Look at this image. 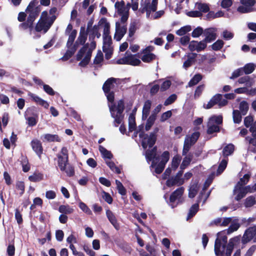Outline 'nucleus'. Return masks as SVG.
I'll use <instances>...</instances> for the list:
<instances>
[{
	"label": "nucleus",
	"instance_id": "obj_14",
	"mask_svg": "<svg viewBox=\"0 0 256 256\" xmlns=\"http://www.w3.org/2000/svg\"><path fill=\"white\" fill-rule=\"evenodd\" d=\"M127 32L126 26H120L118 22L116 24V32L114 36V38L116 41H120L126 34Z\"/></svg>",
	"mask_w": 256,
	"mask_h": 256
},
{
	"label": "nucleus",
	"instance_id": "obj_64",
	"mask_svg": "<svg viewBox=\"0 0 256 256\" xmlns=\"http://www.w3.org/2000/svg\"><path fill=\"white\" fill-rule=\"evenodd\" d=\"M103 60V54L100 50H99L94 60V64H100L101 62H102Z\"/></svg>",
	"mask_w": 256,
	"mask_h": 256
},
{
	"label": "nucleus",
	"instance_id": "obj_59",
	"mask_svg": "<svg viewBox=\"0 0 256 256\" xmlns=\"http://www.w3.org/2000/svg\"><path fill=\"white\" fill-rule=\"evenodd\" d=\"M250 177V174H245L243 178H240V180L238 182V185H239L240 186H242L246 184L249 181V180Z\"/></svg>",
	"mask_w": 256,
	"mask_h": 256
},
{
	"label": "nucleus",
	"instance_id": "obj_37",
	"mask_svg": "<svg viewBox=\"0 0 256 256\" xmlns=\"http://www.w3.org/2000/svg\"><path fill=\"white\" fill-rule=\"evenodd\" d=\"M98 150L100 152L102 155V156L104 158L112 159L113 157V155L112 152L107 150L103 146L100 145L98 146Z\"/></svg>",
	"mask_w": 256,
	"mask_h": 256
},
{
	"label": "nucleus",
	"instance_id": "obj_48",
	"mask_svg": "<svg viewBox=\"0 0 256 256\" xmlns=\"http://www.w3.org/2000/svg\"><path fill=\"white\" fill-rule=\"evenodd\" d=\"M141 64L140 60L134 58V56L130 54L128 56V64L133 66H138Z\"/></svg>",
	"mask_w": 256,
	"mask_h": 256
},
{
	"label": "nucleus",
	"instance_id": "obj_12",
	"mask_svg": "<svg viewBox=\"0 0 256 256\" xmlns=\"http://www.w3.org/2000/svg\"><path fill=\"white\" fill-rule=\"evenodd\" d=\"M207 44L203 40L200 42L192 40L189 43L188 49L191 52L196 50L198 52H200L204 50Z\"/></svg>",
	"mask_w": 256,
	"mask_h": 256
},
{
	"label": "nucleus",
	"instance_id": "obj_9",
	"mask_svg": "<svg viewBox=\"0 0 256 256\" xmlns=\"http://www.w3.org/2000/svg\"><path fill=\"white\" fill-rule=\"evenodd\" d=\"M256 236V225L250 226L244 232L242 238V242L245 244L251 241Z\"/></svg>",
	"mask_w": 256,
	"mask_h": 256
},
{
	"label": "nucleus",
	"instance_id": "obj_63",
	"mask_svg": "<svg viewBox=\"0 0 256 256\" xmlns=\"http://www.w3.org/2000/svg\"><path fill=\"white\" fill-rule=\"evenodd\" d=\"M204 87L205 86L204 84L199 85L197 86L194 94V98H197L200 97L204 90Z\"/></svg>",
	"mask_w": 256,
	"mask_h": 256
},
{
	"label": "nucleus",
	"instance_id": "obj_61",
	"mask_svg": "<svg viewBox=\"0 0 256 256\" xmlns=\"http://www.w3.org/2000/svg\"><path fill=\"white\" fill-rule=\"evenodd\" d=\"M64 172H65L67 176L72 177L74 174V167L68 164V166H66V170Z\"/></svg>",
	"mask_w": 256,
	"mask_h": 256
},
{
	"label": "nucleus",
	"instance_id": "obj_33",
	"mask_svg": "<svg viewBox=\"0 0 256 256\" xmlns=\"http://www.w3.org/2000/svg\"><path fill=\"white\" fill-rule=\"evenodd\" d=\"M44 139L48 142H60V138L58 134H45L44 136Z\"/></svg>",
	"mask_w": 256,
	"mask_h": 256
},
{
	"label": "nucleus",
	"instance_id": "obj_16",
	"mask_svg": "<svg viewBox=\"0 0 256 256\" xmlns=\"http://www.w3.org/2000/svg\"><path fill=\"white\" fill-rule=\"evenodd\" d=\"M184 188L182 186L178 188L174 192H173L170 197V202L172 208H174L176 206H174L173 204L176 202L177 199H179L182 196L184 192Z\"/></svg>",
	"mask_w": 256,
	"mask_h": 256
},
{
	"label": "nucleus",
	"instance_id": "obj_41",
	"mask_svg": "<svg viewBox=\"0 0 256 256\" xmlns=\"http://www.w3.org/2000/svg\"><path fill=\"white\" fill-rule=\"evenodd\" d=\"M220 132V128L218 125L214 124H210L209 122L208 123L207 134H213L214 132Z\"/></svg>",
	"mask_w": 256,
	"mask_h": 256
},
{
	"label": "nucleus",
	"instance_id": "obj_26",
	"mask_svg": "<svg viewBox=\"0 0 256 256\" xmlns=\"http://www.w3.org/2000/svg\"><path fill=\"white\" fill-rule=\"evenodd\" d=\"M30 96H31L32 100H34L37 104H38L39 105L44 107L46 108H48V106H49L48 103L46 101L41 98L38 96H36L34 94H32Z\"/></svg>",
	"mask_w": 256,
	"mask_h": 256
},
{
	"label": "nucleus",
	"instance_id": "obj_29",
	"mask_svg": "<svg viewBox=\"0 0 256 256\" xmlns=\"http://www.w3.org/2000/svg\"><path fill=\"white\" fill-rule=\"evenodd\" d=\"M136 128L135 114L131 113L128 117V130L129 132H132Z\"/></svg>",
	"mask_w": 256,
	"mask_h": 256
},
{
	"label": "nucleus",
	"instance_id": "obj_53",
	"mask_svg": "<svg viewBox=\"0 0 256 256\" xmlns=\"http://www.w3.org/2000/svg\"><path fill=\"white\" fill-rule=\"evenodd\" d=\"M192 30L190 26H186L182 27L176 30V34L178 36H182L186 34L187 32H190Z\"/></svg>",
	"mask_w": 256,
	"mask_h": 256
},
{
	"label": "nucleus",
	"instance_id": "obj_20",
	"mask_svg": "<svg viewBox=\"0 0 256 256\" xmlns=\"http://www.w3.org/2000/svg\"><path fill=\"white\" fill-rule=\"evenodd\" d=\"M197 55L196 53L194 52L189 54L188 55V59L184 62L183 67L185 69H187L191 66L192 64L194 63Z\"/></svg>",
	"mask_w": 256,
	"mask_h": 256
},
{
	"label": "nucleus",
	"instance_id": "obj_62",
	"mask_svg": "<svg viewBox=\"0 0 256 256\" xmlns=\"http://www.w3.org/2000/svg\"><path fill=\"white\" fill-rule=\"evenodd\" d=\"M26 119L27 121V124L29 126H34L38 123V118L27 116L26 117Z\"/></svg>",
	"mask_w": 256,
	"mask_h": 256
},
{
	"label": "nucleus",
	"instance_id": "obj_34",
	"mask_svg": "<svg viewBox=\"0 0 256 256\" xmlns=\"http://www.w3.org/2000/svg\"><path fill=\"white\" fill-rule=\"evenodd\" d=\"M192 158V155L191 154H188L184 158L182 163L180 166L181 170H184L190 163Z\"/></svg>",
	"mask_w": 256,
	"mask_h": 256
},
{
	"label": "nucleus",
	"instance_id": "obj_4",
	"mask_svg": "<svg viewBox=\"0 0 256 256\" xmlns=\"http://www.w3.org/2000/svg\"><path fill=\"white\" fill-rule=\"evenodd\" d=\"M139 137L142 138V146L144 149H146L148 146L151 148L156 144L157 139V136L154 133H150L148 136L144 132L139 134Z\"/></svg>",
	"mask_w": 256,
	"mask_h": 256
},
{
	"label": "nucleus",
	"instance_id": "obj_11",
	"mask_svg": "<svg viewBox=\"0 0 256 256\" xmlns=\"http://www.w3.org/2000/svg\"><path fill=\"white\" fill-rule=\"evenodd\" d=\"M216 30L217 29L214 28H209L204 30L205 38L203 40L206 44L214 41L216 38Z\"/></svg>",
	"mask_w": 256,
	"mask_h": 256
},
{
	"label": "nucleus",
	"instance_id": "obj_25",
	"mask_svg": "<svg viewBox=\"0 0 256 256\" xmlns=\"http://www.w3.org/2000/svg\"><path fill=\"white\" fill-rule=\"evenodd\" d=\"M152 106V102L150 100H147L144 102L143 108L142 117V119H146L148 116Z\"/></svg>",
	"mask_w": 256,
	"mask_h": 256
},
{
	"label": "nucleus",
	"instance_id": "obj_2",
	"mask_svg": "<svg viewBox=\"0 0 256 256\" xmlns=\"http://www.w3.org/2000/svg\"><path fill=\"white\" fill-rule=\"evenodd\" d=\"M108 102L112 104L108 106L111 116L114 118V125L118 126L124 119V111L125 108L124 100L121 99L118 102L117 105L114 102V92L110 90L108 93H104Z\"/></svg>",
	"mask_w": 256,
	"mask_h": 256
},
{
	"label": "nucleus",
	"instance_id": "obj_60",
	"mask_svg": "<svg viewBox=\"0 0 256 256\" xmlns=\"http://www.w3.org/2000/svg\"><path fill=\"white\" fill-rule=\"evenodd\" d=\"M227 164L228 160L224 159L222 160L219 164L218 168L217 170V172L220 174H222L226 169L227 166Z\"/></svg>",
	"mask_w": 256,
	"mask_h": 256
},
{
	"label": "nucleus",
	"instance_id": "obj_32",
	"mask_svg": "<svg viewBox=\"0 0 256 256\" xmlns=\"http://www.w3.org/2000/svg\"><path fill=\"white\" fill-rule=\"evenodd\" d=\"M156 56L153 53H145L140 58L143 62L150 63L156 60Z\"/></svg>",
	"mask_w": 256,
	"mask_h": 256
},
{
	"label": "nucleus",
	"instance_id": "obj_15",
	"mask_svg": "<svg viewBox=\"0 0 256 256\" xmlns=\"http://www.w3.org/2000/svg\"><path fill=\"white\" fill-rule=\"evenodd\" d=\"M31 146L33 150L36 154L40 158H41L43 153V147L42 142L38 139H34L31 141Z\"/></svg>",
	"mask_w": 256,
	"mask_h": 256
},
{
	"label": "nucleus",
	"instance_id": "obj_17",
	"mask_svg": "<svg viewBox=\"0 0 256 256\" xmlns=\"http://www.w3.org/2000/svg\"><path fill=\"white\" fill-rule=\"evenodd\" d=\"M106 215L108 220L114 226V227L117 230H119L120 228V224L118 222L117 219L113 212L110 210H106Z\"/></svg>",
	"mask_w": 256,
	"mask_h": 256
},
{
	"label": "nucleus",
	"instance_id": "obj_54",
	"mask_svg": "<svg viewBox=\"0 0 256 256\" xmlns=\"http://www.w3.org/2000/svg\"><path fill=\"white\" fill-rule=\"evenodd\" d=\"M116 183L118 193L122 196H125L126 194V190L122 183L118 180H116Z\"/></svg>",
	"mask_w": 256,
	"mask_h": 256
},
{
	"label": "nucleus",
	"instance_id": "obj_30",
	"mask_svg": "<svg viewBox=\"0 0 256 256\" xmlns=\"http://www.w3.org/2000/svg\"><path fill=\"white\" fill-rule=\"evenodd\" d=\"M198 190V182L193 184L188 190V197L194 198L197 194Z\"/></svg>",
	"mask_w": 256,
	"mask_h": 256
},
{
	"label": "nucleus",
	"instance_id": "obj_10",
	"mask_svg": "<svg viewBox=\"0 0 256 256\" xmlns=\"http://www.w3.org/2000/svg\"><path fill=\"white\" fill-rule=\"evenodd\" d=\"M183 174V170H179L174 177H172L166 182V185L168 187H172L176 184L181 186L184 184V178H182Z\"/></svg>",
	"mask_w": 256,
	"mask_h": 256
},
{
	"label": "nucleus",
	"instance_id": "obj_1",
	"mask_svg": "<svg viewBox=\"0 0 256 256\" xmlns=\"http://www.w3.org/2000/svg\"><path fill=\"white\" fill-rule=\"evenodd\" d=\"M240 226L238 222H232L228 228L217 233L214 242V250L216 256H231L234 247L240 240V236L230 239L228 242L227 234L237 230Z\"/></svg>",
	"mask_w": 256,
	"mask_h": 256
},
{
	"label": "nucleus",
	"instance_id": "obj_51",
	"mask_svg": "<svg viewBox=\"0 0 256 256\" xmlns=\"http://www.w3.org/2000/svg\"><path fill=\"white\" fill-rule=\"evenodd\" d=\"M256 204V198L254 196H248L246 200L244 203L246 208H250Z\"/></svg>",
	"mask_w": 256,
	"mask_h": 256
},
{
	"label": "nucleus",
	"instance_id": "obj_57",
	"mask_svg": "<svg viewBox=\"0 0 256 256\" xmlns=\"http://www.w3.org/2000/svg\"><path fill=\"white\" fill-rule=\"evenodd\" d=\"M106 164L110 168L117 174H120L121 172L120 168L116 166L114 162H106Z\"/></svg>",
	"mask_w": 256,
	"mask_h": 256
},
{
	"label": "nucleus",
	"instance_id": "obj_42",
	"mask_svg": "<svg viewBox=\"0 0 256 256\" xmlns=\"http://www.w3.org/2000/svg\"><path fill=\"white\" fill-rule=\"evenodd\" d=\"M223 118L222 115L212 116L208 120L209 124H214L216 123L218 126L222 123Z\"/></svg>",
	"mask_w": 256,
	"mask_h": 256
},
{
	"label": "nucleus",
	"instance_id": "obj_38",
	"mask_svg": "<svg viewBox=\"0 0 256 256\" xmlns=\"http://www.w3.org/2000/svg\"><path fill=\"white\" fill-rule=\"evenodd\" d=\"M202 75L200 74H195L190 80L188 83V86L192 87L197 84L202 79Z\"/></svg>",
	"mask_w": 256,
	"mask_h": 256
},
{
	"label": "nucleus",
	"instance_id": "obj_21",
	"mask_svg": "<svg viewBox=\"0 0 256 256\" xmlns=\"http://www.w3.org/2000/svg\"><path fill=\"white\" fill-rule=\"evenodd\" d=\"M222 99V95L221 94H216L213 96L210 100L208 102L205 108L210 109L212 108L214 105L218 104L220 100Z\"/></svg>",
	"mask_w": 256,
	"mask_h": 256
},
{
	"label": "nucleus",
	"instance_id": "obj_7",
	"mask_svg": "<svg viewBox=\"0 0 256 256\" xmlns=\"http://www.w3.org/2000/svg\"><path fill=\"white\" fill-rule=\"evenodd\" d=\"M58 164L62 172L66 170V166L68 164V153L66 147H62L60 150V154H57Z\"/></svg>",
	"mask_w": 256,
	"mask_h": 256
},
{
	"label": "nucleus",
	"instance_id": "obj_27",
	"mask_svg": "<svg viewBox=\"0 0 256 256\" xmlns=\"http://www.w3.org/2000/svg\"><path fill=\"white\" fill-rule=\"evenodd\" d=\"M166 164L163 162H160L158 164L154 160H152V162L151 166L152 168H155V172L157 174H161L164 170Z\"/></svg>",
	"mask_w": 256,
	"mask_h": 256
},
{
	"label": "nucleus",
	"instance_id": "obj_49",
	"mask_svg": "<svg viewBox=\"0 0 256 256\" xmlns=\"http://www.w3.org/2000/svg\"><path fill=\"white\" fill-rule=\"evenodd\" d=\"M224 43L222 40H218L214 42L212 46V48L215 51L220 50L224 46Z\"/></svg>",
	"mask_w": 256,
	"mask_h": 256
},
{
	"label": "nucleus",
	"instance_id": "obj_58",
	"mask_svg": "<svg viewBox=\"0 0 256 256\" xmlns=\"http://www.w3.org/2000/svg\"><path fill=\"white\" fill-rule=\"evenodd\" d=\"M204 32L203 28L200 26H198L194 28L192 32V36L193 38H198Z\"/></svg>",
	"mask_w": 256,
	"mask_h": 256
},
{
	"label": "nucleus",
	"instance_id": "obj_3",
	"mask_svg": "<svg viewBox=\"0 0 256 256\" xmlns=\"http://www.w3.org/2000/svg\"><path fill=\"white\" fill-rule=\"evenodd\" d=\"M88 33L87 30H86L84 26H81L80 34L77 40L78 41L79 44L83 45V46L80 48L76 54V59L78 61L80 60L82 58L90 46L88 43L85 44L87 40Z\"/></svg>",
	"mask_w": 256,
	"mask_h": 256
},
{
	"label": "nucleus",
	"instance_id": "obj_50",
	"mask_svg": "<svg viewBox=\"0 0 256 256\" xmlns=\"http://www.w3.org/2000/svg\"><path fill=\"white\" fill-rule=\"evenodd\" d=\"M44 176L41 173H34L28 177V180L32 182H38L43 180Z\"/></svg>",
	"mask_w": 256,
	"mask_h": 256
},
{
	"label": "nucleus",
	"instance_id": "obj_22",
	"mask_svg": "<svg viewBox=\"0 0 256 256\" xmlns=\"http://www.w3.org/2000/svg\"><path fill=\"white\" fill-rule=\"evenodd\" d=\"M238 82L240 84H245L247 87H251L254 85V80L250 76H245L240 78L238 80Z\"/></svg>",
	"mask_w": 256,
	"mask_h": 256
},
{
	"label": "nucleus",
	"instance_id": "obj_13",
	"mask_svg": "<svg viewBox=\"0 0 256 256\" xmlns=\"http://www.w3.org/2000/svg\"><path fill=\"white\" fill-rule=\"evenodd\" d=\"M158 4V0H152V4L148 1L146 2V0L144 2V6L142 9L141 12L142 13L146 12V15L150 16L151 12H156L157 10V6Z\"/></svg>",
	"mask_w": 256,
	"mask_h": 256
},
{
	"label": "nucleus",
	"instance_id": "obj_44",
	"mask_svg": "<svg viewBox=\"0 0 256 256\" xmlns=\"http://www.w3.org/2000/svg\"><path fill=\"white\" fill-rule=\"evenodd\" d=\"M239 108V111H240L243 116L246 115L249 109L248 102L246 100H242L240 104Z\"/></svg>",
	"mask_w": 256,
	"mask_h": 256
},
{
	"label": "nucleus",
	"instance_id": "obj_55",
	"mask_svg": "<svg viewBox=\"0 0 256 256\" xmlns=\"http://www.w3.org/2000/svg\"><path fill=\"white\" fill-rule=\"evenodd\" d=\"M16 188L17 190H20V196H22L25 191V185L24 182L18 181L16 182Z\"/></svg>",
	"mask_w": 256,
	"mask_h": 256
},
{
	"label": "nucleus",
	"instance_id": "obj_43",
	"mask_svg": "<svg viewBox=\"0 0 256 256\" xmlns=\"http://www.w3.org/2000/svg\"><path fill=\"white\" fill-rule=\"evenodd\" d=\"M58 211L63 214H70L74 212V209L68 205H60L58 208Z\"/></svg>",
	"mask_w": 256,
	"mask_h": 256
},
{
	"label": "nucleus",
	"instance_id": "obj_6",
	"mask_svg": "<svg viewBox=\"0 0 256 256\" xmlns=\"http://www.w3.org/2000/svg\"><path fill=\"white\" fill-rule=\"evenodd\" d=\"M56 18L55 15H52L50 18L49 20L40 19L35 26V30L37 32L44 30V33L46 32L54 24Z\"/></svg>",
	"mask_w": 256,
	"mask_h": 256
},
{
	"label": "nucleus",
	"instance_id": "obj_47",
	"mask_svg": "<svg viewBox=\"0 0 256 256\" xmlns=\"http://www.w3.org/2000/svg\"><path fill=\"white\" fill-rule=\"evenodd\" d=\"M182 158L179 154L174 156L172 161V168L174 170H176L179 166Z\"/></svg>",
	"mask_w": 256,
	"mask_h": 256
},
{
	"label": "nucleus",
	"instance_id": "obj_18",
	"mask_svg": "<svg viewBox=\"0 0 256 256\" xmlns=\"http://www.w3.org/2000/svg\"><path fill=\"white\" fill-rule=\"evenodd\" d=\"M116 82V79L114 78H110L106 80L102 86V90L104 93H108L111 88L114 86V84Z\"/></svg>",
	"mask_w": 256,
	"mask_h": 256
},
{
	"label": "nucleus",
	"instance_id": "obj_36",
	"mask_svg": "<svg viewBox=\"0 0 256 256\" xmlns=\"http://www.w3.org/2000/svg\"><path fill=\"white\" fill-rule=\"evenodd\" d=\"M234 150V146L232 144H230L224 147L222 150V154L224 156H228L232 154Z\"/></svg>",
	"mask_w": 256,
	"mask_h": 256
},
{
	"label": "nucleus",
	"instance_id": "obj_46",
	"mask_svg": "<svg viewBox=\"0 0 256 256\" xmlns=\"http://www.w3.org/2000/svg\"><path fill=\"white\" fill-rule=\"evenodd\" d=\"M25 116L26 117L30 116L34 118H38V114L35 107H30L28 108L25 112Z\"/></svg>",
	"mask_w": 256,
	"mask_h": 256
},
{
	"label": "nucleus",
	"instance_id": "obj_35",
	"mask_svg": "<svg viewBox=\"0 0 256 256\" xmlns=\"http://www.w3.org/2000/svg\"><path fill=\"white\" fill-rule=\"evenodd\" d=\"M76 34L77 30H72V32L68 34V38L66 42V47L68 48H70L72 46L76 38Z\"/></svg>",
	"mask_w": 256,
	"mask_h": 256
},
{
	"label": "nucleus",
	"instance_id": "obj_19",
	"mask_svg": "<svg viewBox=\"0 0 256 256\" xmlns=\"http://www.w3.org/2000/svg\"><path fill=\"white\" fill-rule=\"evenodd\" d=\"M156 152H157V147L154 146L150 150H147L146 153V156L148 160L152 161V160H159V158L156 156Z\"/></svg>",
	"mask_w": 256,
	"mask_h": 256
},
{
	"label": "nucleus",
	"instance_id": "obj_45",
	"mask_svg": "<svg viewBox=\"0 0 256 256\" xmlns=\"http://www.w3.org/2000/svg\"><path fill=\"white\" fill-rule=\"evenodd\" d=\"M242 114L237 110H234L232 112V118L234 123L240 124L242 120Z\"/></svg>",
	"mask_w": 256,
	"mask_h": 256
},
{
	"label": "nucleus",
	"instance_id": "obj_28",
	"mask_svg": "<svg viewBox=\"0 0 256 256\" xmlns=\"http://www.w3.org/2000/svg\"><path fill=\"white\" fill-rule=\"evenodd\" d=\"M208 13L206 16V20H210L213 19H214L217 18H220L224 16V12L220 10L216 12H214V11H210L208 12Z\"/></svg>",
	"mask_w": 256,
	"mask_h": 256
},
{
	"label": "nucleus",
	"instance_id": "obj_31",
	"mask_svg": "<svg viewBox=\"0 0 256 256\" xmlns=\"http://www.w3.org/2000/svg\"><path fill=\"white\" fill-rule=\"evenodd\" d=\"M250 186H248L244 188H240L238 193L234 198L235 200L236 201H240V200L244 198L248 192V190H250Z\"/></svg>",
	"mask_w": 256,
	"mask_h": 256
},
{
	"label": "nucleus",
	"instance_id": "obj_24",
	"mask_svg": "<svg viewBox=\"0 0 256 256\" xmlns=\"http://www.w3.org/2000/svg\"><path fill=\"white\" fill-rule=\"evenodd\" d=\"M98 30V26L94 25L90 30L88 31L90 40H94L96 36L97 38H100V34Z\"/></svg>",
	"mask_w": 256,
	"mask_h": 256
},
{
	"label": "nucleus",
	"instance_id": "obj_40",
	"mask_svg": "<svg viewBox=\"0 0 256 256\" xmlns=\"http://www.w3.org/2000/svg\"><path fill=\"white\" fill-rule=\"evenodd\" d=\"M196 8L199 10L198 11L200 12L201 13H206L209 12L210 10L209 5L208 4L196 2Z\"/></svg>",
	"mask_w": 256,
	"mask_h": 256
},
{
	"label": "nucleus",
	"instance_id": "obj_56",
	"mask_svg": "<svg viewBox=\"0 0 256 256\" xmlns=\"http://www.w3.org/2000/svg\"><path fill=\"white\" fill-rule=\"evenodd\" d=\"M23 172H26L30 170V164L27 158H24L21 161Z\"/></svg>",
	"mask_w": 256,
	"mask_h": 256
},
{
	"label": "nucleus",
	"instance_id": "obj_52",
	"mask_svg": "<svg viewBox=\"0 0 256 256\" xmlns=\"http://www.w3.org/2000/svg\"><path fill=\"white\" fill-rule=\"evenodd\" d=\"M199 209L198 203L194 204L190 208L188 214V218L195 216Z\"/></svg>",
	"mask_w": 256,
	"mask_h": 256
},
{
	"label": "nucleus",
	"instance_id": "obj_39",
	"mask_svg": "<svg viewBox=\"0 0 256 256\" xmlns=\"http://www.w3.org/2000/svg\"><path fill=\"white\" fill-rule=\"evenodd\" d=\"M244 74H252L255 69V65L253 63H248L244 65L242 68Z\"/></svg>",
	"mask_w": 256,
	"mask_h": 256
},
{
	"label": "nucleus",
	"instance_id": "obj_5",
	"mask_svg": "<svg viewBox=\"0 0 256 256\" xmlns=\"http://www.w3.org/2000/svg\"><path fill=\"white\" fill-rule=\"evenodd\" d=\"M200 136V133L198 132H194L190 136H187L184 140L182 149V156L186 155L190 150L191 146H193L198 140Z\"/></svg>",
	"mask_w": 256,
	"mask_h": 256
},
{
	"label": "nucleus",
	"instance_id": "obj_23",
	"mask_svg": "<svg viewBox=\"0 0 256 256\" xmlns=\"http://www.w3.org/2000/svg\"><path fill=\"white\" fill-rule=\"evenodd\" d=\"M104 24L103 36H110V24L107 22V20L105 18H102L98 22V25L101 26Z\"/></svg>",
	"mask_w": 256,
	"mask_h": 256
},
{
	"label": "nucleus",
	"instance_id": "obj_8",
	"mask_svg": "<svg viewBox=\"0 0 256 256\" xmlns=\"http://www.w3.org/2000/svg\"><path fill=\"white\" fill-rule=\"evenodd\" d=\"M242 6L237 8V11L241 14H246L254 12L255 9L252 7L256 3V0H240Z\"/></svg>",
	"mask_w": 256,
	"mask_h": 256
}]
</instances>
